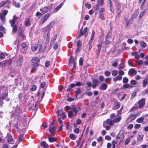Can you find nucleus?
<instances>
[{"instance_id": "7", "label": "nucleus", "mask_w": 148, "mask_h": 148, "mask_svg": "<svg viewBox=\"0 0 148 148\" xmlns=\"http://www.w3.org/2000/svg\"><path fill=\"white\" fill-rule=\"evenodd\" d=\"M112 40V38L111 36V34L109 33L106 36V44H109Z\"/></svg>"}, {"instance_id": "18", "label": "nucleus", "mask_w": 148, "mask_h": 148, "mask_svg": "<svg viewBox=\"0 0 148 148\" xmlns=\"http://www.w3.org/2000/svg\"><path fill=\"white\" fill-rule=\"evenodd\" d=\"M40 61L39 59L36 57H34L32 60V62L34 64H38Z\"/></svg>"}, {"instance_id": "39", "label": "nucleus", "mask_w": 148, "mask_h": 148, "mask_svg": "<svg viewBox=\"0 0 148 148\" xmlns=\"http://www.w3.org/2000/svg\"><path fill=\"white\" fill-rule=\"evenodd\" d=\"M112 65L114 66H116L118 65L117 60L113 61L112 62Z\"/></svg>"}, {"instance_id": "19", "label": "nucleus", "mask_w": 148, "mask_h": 148, "mask_svg": "<svg viewBox=\"0 0 148 148\" xmlns=\"http://www.w3.org/2000/svg\"><path fill=\"white\" fill-rule=\"evenodd\" d=\"M8 3H10V1L9 0H6L1 2L0 3V8L2 7L4 5Z\"/></svg>"}, {"instance_id": "27", "label": "nucleus", "mask_w": 148, "mask_h": 148, "mask_svg": "<svg viewBox=\"0 0 148 148\" xmlns=\"http://www.w3.org/2000/svg\"><path fill=\"white\" fill-rule=\"evenodd\" d=\"M40 11H41L42 13V15L44 14L47 13L48 12V10L47 9V8L45 7H44L42 8H41L40 9Z\"/></svg>"}, {"instance_id": "9", "label": "nucleus", "mask_w": 148, "mask_h": 148, "mask_svg": "<svg viewBox=\"0 0 148 148\" xmlns=\"http://www.w3.org/2000/svg\"><path fill=\"white\" fill-rule=\"evenodd\" d=\"M139 11V9H137L135 11L134 14L131 16V21L133 20L134 18H136L137 16L138 15V14Z\"/></svg>"}, {"instance_id": "41", "label": "nucleus", "mask_w": 148, "mask_h": 148, "mask_svg": "<svg viewBox=\"0 0 148 148\" xmlns=\"http://www.w3.org/2000/svg\"><path fill=\"white\" fill-rule=\"evenodd\" d=\"M118 73V71L117 70H113L112 72V75L113 76H116Z\"/></svg>"}, {"instance_id": "4", "label": "nucleus", "mask_w": 148, "mask_h": 148, "mask_svg": "<svg viewBox=\"0 0 148 148\" xmlns=\"http://www.w3.org/2000/svg\"><path fill=\"white\" fill-rule=\"evenodd\" d=\"M145 100L144 99H142L138 101L135 105L138 108H141L145 105Z\"/></svg>"}, {"instance_id": "30", "label": "nucleus", "mask_w": 148, "mask_h": 148, "mask_svg": "<svg viewBox=\"0 0 148 148\" xmlns=\"http://www.w3.org/2000/svg\"><path fill=\"white\" fill-rule=\"evenodd\" d=\"M138 108L136 106L134 105V106L130 108L129 110V112H132L136 110V109H137Z\"/></svg>"}, {"instance_id": "36", "label": "nucleus", "mask_w": 148, "mask_h": 148, "mask_svg": "<svg viewBox=\"0 0 148 148\" xmlns=\"http://www.w3.org/2000/svg\"><path fill=\"white\" fill-rule=\"evenodd\" d=\"M48 139L49 141L51 142H53L55 141L56 140V138H53L51 137H49Z\"/></svg>"}, {"instance_id": "1", "label": "nucleus", "mask_w": 148, "mask_h": 148, "mask_svg": "<svg viewBox=\"0 0 148 148\" xmlns=\"http://www.w3.org/2000/svg\"><path fill=\"white\" fill-rule=\"evenodd\" d=\"M19 18L18 17H17L16 15H14L13 16L12 19L10 20L9 21L11 26L12 28V34L16 33L18 30L17 26L15 24V23Z\"/></svg>"}, {"instance_id": "10", "label": "nucleus", "mask_w": 148, "mask_h": 148, "mask_svg": "<svg viewBox=\"0 0 148 148\" xmlns=\"http://www.w3.org/2000/svg\"><path fill=\"white\" fill-rule=\"evenodd\" d=\"M137 73L136 71L133 69H130L128 71V74L129 75L132 76L135 75Z\"/></svg>"}, {"instance_id": "43", "label": "nucleus", "mask_w": 148, "mask_h": 148, "mask_svg": "<svg viewBox=\"0 0 148 148\" xmlns=\"http://www.w3.org/2000/svg\"><path fill=\"white\" fill-rule=\"evenodd\" d=\"M55 130L56 128L54 127H50L49 129V130L50 132L52 133V132H53L55 131Z\"/></svg>"}, {"instance_id": "38", "label": "nucleus", "mask_w": 148, "mask_h": 148, "mask_svg": "<svg viewBox=\"0 0 148 148\" xmlns=\"http://www.w3.org/2000/svg\"><path fill=\"white\" fill-rule=\"evenodd\" d=\"M144 120V118L143 117H140L138 119L136 120V122L138 123H141Z\"/></svg>"}, {"instance_id": "47", "label": "nucleus", "mask_w": 148, "mask_h": 148, "mask_svg": "<svg viewBox=\"0 0 148 148\" xmlns=\"http://www.w3.org/2000/svg\"><path fill=\"white\" fill-rule=\"evenodd\" d=\"M137 83L136 81L134 80H132L130 81V84L131 85H135Z\"/></svg>"}, {"instance_id": "23", "label": "nucleus", "mask_w": 148, "mask_h": 148, "mask_svg": "<svg viewBox=\"0 0 148 148\" xmlns=\"http://www.w3.org/2000/svg\"><path fill=\"white\" fill-rule=\"evenodd\" d=\"M122 79V77L121 75H118L117 77L113 78V80L114 82H116L117 80L120 81Z\"/></svg>"}, {"instance_id": "64", "label": "nucleus", "mask_w": 148, "mask_h": 148, "mask_svg": "<svg viewBox=\"0 0 148 148\" xmlns=\"http://www.w3.org/2000/svg\"><path fill=\"white\" fill-rule=\"evenodd\" d=\"M100 3H97L96 7L95 8L96 10H97L99 9V8Z\"/></svg>"}, {"instance_id": "55", "label": "nucleus", "mask_w": 148, "mask_h": 148, "mask_svg": "<svg viewBox=\"0 0 148 148\" xmlns=\"http://www.w3.org/2000/svg\"><path fill=\"white\" fill-rule=\"evenodd\" d=\"M37 86L35 85H33L32 88L30 89V90L31 91H35L36 89Z\"/></svg>"}, {"instance_id": "50", "label": "nucleus", "mask_w": 148, "mask_h": 148, "mask_svg": "<svg viewBox=\"0 0 148 148\" xmlns=\"http://www.w3.org/2000/svg\"><path fill=\"white\" fill-rule=\"evenodd\" d=\"M32 50L33 51H35L37 49L38 47L36 46H33L31 47Z\"/></svg>"}, {"instance_id": "21", "label": "nucleus", "mask_w": 148, "mask_h": 148, "mask_svg": "<svg viewBox=\"0 0 148 148\" xmlns=\"http://www.w3.org/2000/svg\"><path fill=\"white\" fill-rule=\"evenodd\" d=\"M131 55L134 56L135 57L136 59H138L140 58V56L138 54L137 52H132L131 53Z\"/></svg>"}, {"instance_id": "33", "label": "nucleus", "mask_w": 148, "mask_h": 148, "mask_svg": "<svg viewBox=\"0 0 148 148\" xmlns=\"http://www.w3.org/2000/svg\"><path fill=\"white\" fill-rule=\"evenodd\" d=\"M82 92L81 89L80 88H78V89L75 92V95L76 97H77V95L81 93Z\"/></svg>"}, {"instance_id": "28", "label": "nucleus", "mask_w": 148, "mask_h": 148, "mask_svg": "<svg viewBox=\"0 0 148 148\" xmlns=\"http://www.w3.org/2000/svg\"><path fill=\"white\" fill-rule=\"evenodd\" d=\"M8 142L10 144H13V143L14 142V139L11 136H10L8 137Z\"/></svg>"}, {"instance_id": "40", "label": "nucleus", "mask_w": 148, "mask_h": 148, "mask_svg": "<svg viewBox=\"0 0 148 148\" xmlns=\"http://www.w3.org/2000/svg\"><path fill=\"white\" fill-rule=\"evenodd\" d=\"M123 87L125 88H132L133 87L132 85H130L128 84H125Z\"/></svg>"}, {"instance_id": "6", "label": "nucleus", "mask_w": 148, "mask_h": 148, "mask_svg": "<svg viewBox=\"0 0 148 148\" xmlns=\"http://www.w3.org/2000/svg\"><path fill=\"white\" fill-rule=\"evenodd\" d=\"M51 15V14L49 13H47L44 15L42 18L41 19L40 24H43L47 20L49 17Z\"/></svg>"}, {"instance_id": "25", "label": "nucleus", "mask_w": 148, "mask_h": 148, "mask_svg": "<svg viewBox=\"0 0 148 148\" xmlns=\"http://www.w3.org/2000/svg\"><path fill=\"white\" fill-rule=\"evenodd\" d=\"M106 123L109 125L112 126L113 125L114 122L111 119H108L106 121Z\"/></svg>"}, {"instance_id": "3", "label": "nucleus", "mask_w": 148, "mask_h": 148, "mask_svg": "<svg viewBox=\"0 0 148 148\" xmlns=\"http://www.w3.org/2000/svg\"><path fill=\"white\" fill-rule=\"evenodd\" d=\"M53 23L52 22H51L47 26L42 29V31L44 34L49 33L51 28L53 27V25H51Z\"/></svg>"}, {"instance_id": "2", "label": "nucleus", "mask_w": 148, "mask_h": 148, "mask_svg": "<svg viewBox=\"0 0 148 148\" xmlns=\"http://www.w3.org/2000/svg\"><path fill=\"white\" fill-rule=\"evenodd\" d=\"M141 111H138L134 113L130 114L127 118V120L130 122H132L138 115H140L141 113Z\"/></svg>"}, {"instance_id": "13", "label": "nucleus", "mask_w": 148, "mask_h": 148, "mask_svg": "<svg viewBox=\"0 0 148 148\" xmlns=\"http://www.w3.org/2000/svg\"><path fill=\"white\" fill-rule=\"evenodd\" d=\"M82 45V42L80 40H79L77 43V48L76 49V52H78L79 51V49Z\"/></svg>"}, {"instance_id": "35", "label": "nucleus", "mask_w": 148, "mask_h": 148, "mask_svg": "<svg viewBox=\"0 0 148 148\" xmlns=\"http://www.w3.org/2000/svg\"><path fill=\"white\" fill-rule=\"evenodd\" d=\"M88 30V28L87 27H86L84 29V31L82 32V30H80V32L82 34V35H84L86 32H87Z\"/></svg>"}, {"instance_id": "16", "label": "nucleus", "mask_w": 148, "mask_h": 148, "mask_svg": "<svg viewBox=\"0 0 148 148\" xmlns=\"http://www.w3.org/2000/svg\"><path fill=\"white\" fill-rule=\"evenodd\" d=\"M38 65V64H34L32 66V68L31 70V72L33 73L35 72L36 71V69Z\"/></svg>"}, {"instance_id": "63", "label": "nucleus", "mask_w": 148, "mask_h": 148, "mask_svg": "<svg viewBox=\"0 0 148 148\" xmlns=\"http://www.w3.org/2000/svg\"><path fill=\"white\" fill-rule=\"evenodd\" d=\"M13 4H14L15 6L16 7L19 8L20 6V4L19 3H14Z\"/></svg>"}, {"instance_id": "26", "label": "nucleus", "mask_w": 148, "mask_h": 148, "mask_svg": "<svg viewBox=\"0 0 148 148\" xmlns=\"http://www.w3.org/2000/svg\"><path fill=\"white\" fill-rule=\"evenodd\" d=\"M63 3H62L60 4L59 6H58L56 8L54 9L53 12L54 13L57 12L62 6L63 5Z\"/></svg>"}, {"instance_id": "45", "label": "nucleus", "mask_w": 148, "mask_h": 148, "mask_svg": "<svg viewBox=\"0 0 148 148\" xmlns=\"http://www.w3.org/2000/svg\"><path fill=\"white\" fill-rule=\"evenodd\" d=\"M83 59L82 57H81L79 59V64L81 65L82 66L83 65Z\"/></svg>"}, {"instance_id": "56", "label": "nucleus", "mask_w": 148, "mask_h": 148, "mask_svg": "<svg viewBox=\"0 0 148 148\" xmlns=\"http://www.w3.org/2000/svg\"><path fill=\"white\" fill-rule=\"evenodd\" d=\"M60 116L61 119L64 118L66 116L64 112L60 114Z\"/></svg>"}, {"instance_id": "48", "label": "nucleus", "mask_w": 148, "mask_h": 148, "mask_svg": "<svg viewBox=\"0 0 148 148\" xmlns=\"http://www.w3.org/2000/svg\"><path fill=\"white\" fill-rule=\"evenodd\" d=\"M99 17L102 20H103L105 18L103 15V13H99Z\"/></svg>"}, {"instance_id": "53", "label": "nucleus", "mask_w": 148, "mask_h": 148, "mask_svg": "<svg viewBox=\"0 0 148 148\" xmlns=\"http://www.w3.org/2000/svg\"><path fill=\"white\" fill-rule=\"evenodd\" d=\"M117 116H120L122 113V110L120 109L119 110L117 111Z\"/></svg>"}, {"instance_id": "24", "label": "nucleus", "mask_w": 148, "mask_h": 148, "mask_svg": "<svg viewBox=\"0 0 148 148\" xmlns=\"http://www.w3.org/2000/svg\"><path fill=\"white\" fill-rule=\"evenodd\" d=\"M43 147V148H48V145L46 143L45 141L42 142L40 144Z\"/></svg>"}, {"instance_id": "32", "label": "nucleus", "mask_w": 148, "mask_h": 148, "mask_svg": "<svg viewBox=\"0 0 148 148\" xmlns=\"http://www.w3.org/2000/svg\"><path fill=\"white\" fill-rule=\"evenodd\" d=\"M140 46L143 48L147 46L146 44L144 41H140Z\"/></svg>"}, {"instance_id": "29", "label": "nucleus", "mask_w": 148, "mask_h": 148, "mask_svg": "<svg viewBox=\"0 0 148 148\" xmlns=\"http://www.w3.org/2000/svg\"><path fill=\"white\" fill-rule=\"evenodd\" d=\"M131 18H130V20H129L128 19H126L125 20V23L126 26H129L132 23V21L133 20H132V21H131Z\"/></svg>"}, {"instance_id": "62", "label": "nucleus", "mask_w": 148, "mask_h": 148, "mask_svg": "<svg viewBox=\"0 0 148 148\" xmlns=\"http://www.w3.org/2000/svg\"><path fill=\"white\" fill-rule=\"evenodd\" d=\"M116 10H120L121 8V5L120 4H118L116 6Z\"/></svg>"}, {"instance_id": "60", "label": "nucleus", "mask_w": 148, "mask_h": 148, "mask_svg": "<svg viewBox=\"0 0 148 148\" xmlns=\"http://www.w3.org/2000/svg\"><path fill=\"white\" fill-rule=\"evenodd\" d=\"M146 12L145 11H144L143 12H141L140 15H139V18L140 19V18L142 17L144 15V14H145V13Z\"/></svg>"}, {"instance_id": "54", "label": "nucleus", "mask_w": 148, "mask_h": 148, "mask_svg": "<svg viewBox=\"0 0 148 148\" xmlns=\"http://www.w3.org/2000/svg\"><path fill=\"white\" fill-rule=\"evenodd\" d=\"M118 73H119V75H121V76L122 75H123L124 74V72L122 70H119Z\"/></svg>"}, {"instance_id": "59", "label": "nucleus", "mask_w": 148, "mask_h": 148, "mask_svg": "<svg viewBox=\"0 0 148 148\" xmlns=\"http://www.w3.org/2000/svg\"><path fill=\"white\" fill-rule=\"evenodd\" d=\"M105 74L106 76H108L110 75V73L108 71H106L105 72Z\"/></svg>"}, {"instance_id": "51", "label": "nucleus", "mask_w": 148, "mask_h": 148, "mask_svg": "<svg viewBox=\"0 0 148 148\" xmlns=\"http://www.w3.org/2000/svg\"><path fill=\"white\" fill-rule=\"evenodd\" d=\"M124 67V64L123 63L120 64L119 66L118 69H123Z\"/></svg>"}, {"instance_id": "11", "label": "nucleus", "mask_w": 148, "mask_h": 148, "mask_svg": "<svg viewBox=\"0 0 148 148\" xmlns=\"http://www.w3.org/2000/svg\"><path fill=\"white\" fill-rule=\"evenodd\" d=\"M92 87L93 88H95L98 85L99 82L97 79H95L92 80Z\"/></svg>"}, {"instance_id": "42", "label": "nucleus", "mask_w": 148, "mask_h": 148, "mask_svg": "<svg viewBox=\"0 0 148 148\" xmlns=\"http://www.w3.org/2000/svg\"><path fill=\"white\" fill-rule=\"evenodd\" d=\"M70 138L72 140H75V136L74 134H70L69 136Z\"/></svg>"}, {"instance_id": "20", "label": "nucleus", "mask_w": 148, "mask_h": 148, "mask_svg": "<svg viewBox=\"0 0 148 148\" xmlns=\"http://www.w3.org/2000/svg\"><path fill=\"white\" fill-rule=\"evenodd\" d=\"M30 18H28L26 19L24 22L25 25L27 26H29L31 25V23L30 22Z\"/></svg>"}, {"instance_id": "37", "label": "nucleus", "mask_w": 148, "mask_h": 148, "mask_svg": "<svg viewBox=\"0 0 148 148\" xmlns=\"http://www.w3.org/2000/svg\"><path fill=\"white\" fill-rule=\"evenodd\" d=\"M95 33L94 32L93 30H92V32L91 35L90 39L89 40V42H92V40L94 39V36Z\"/></svg>"}, {"instance_id": "49", "label": "nucleus", "mask_w": 148, "mask_h": 148, "mask_svg": "<svg viewBox=\"0 0 148 148\" xmlns=\"http://www.w3.org/2000/svg\"><path fill=\"white\" fill-rule=\"evenodd\" d=\"M8 12V11L6 10H4L2 11L1 14L3 15V16H5L7 14Z\"/></svg>"}, {"instance_id": "61", "label": "nucleus", "mask_w": 148, "mask_h": 148, "mask_svg": "<svg viewBox=\"0 0 148 148\" xmlns=\"http://www.w3.org/2000/svg\"><path fill=\"white\" fill-rule=\"evenodd\" d=\"M135 78L136 80H138L140 79L141 77L139 75H137L135 76Z\"/></svg>"}, {"instance_id": "52", "label": "nucleus", "mask_w": 148, "mask_h": 148, "mask_svg": "<svg viewBox=\"0 0 148 148\" xmlns=\"http://www.w3.org/2000/svg\"><path fill=\"white\" fill-rule=\"evenodd\" d=\"M128 81V79L126 77H124L123 78V82L124 83H127Z\"/></svg>"}, {"instance_id": "14", "label": "nucleus", "mask_w": 148, "mask_h": 148, "mask_svg": "<svg viewBox=\"0 0 148 148\" xmlns=\"http://www.w3.org/2000/svg\"><path fill=\"white\" fill-rule=\"evenodd\" d=\"M22 49H21V51H25L28 48V46H27V44L25 42H23L21 44V45Z\"/></svg>"}, {"instance_id": "12", "label": "nucleus", "mask_w": 148, "mask_h": 148, "mask_svg": "<svg viewBox=\"0 0 148 148\" xmlns=\"http://www.w3.org/2000/svg\"><path fill=\"white\" fill-rule=\"evenodd\" d=\"M114 101L115 106L113 107V110H115L119 108L120 104V103L118 102L117 100H115Z\"/></svg>"}, {"instance_id": "34", "label": "nucleus", "mask_w": 148, "mask_h": 148, "mask_svg": "<svg viewBox=\"0 0 148 148\" xmlns=\"http://www.w3.org/2000/svg\"><path fill=\"white\" fill-rule=\"evenodd\" d=\"M143 136L142 134L138 135L137 139V141L139 142H141L143 139Z\"/></svg>"}, {"instance_id": "8", "label": "nucleus", "mask_w": 148, "mask_h": 148, "mask_svg": "<svg viewBox=\"0 0 148 148\" xmlns=\"http://www.w3.org/2000/svg\"><path fill=\"white\" fill-rule=\"evenodd\" d=\"M108 87V85L104 83H101L99 87V89L101 90H105Z\"/></svg>"}, {"instance_id": "57", "label": "nucleus", "mask_w": 148, "mask_h": 148, "mask_svg": "<svg viewBox=\"0 0 148 148\" xmlns=\"http://www.w3.org/2000/svg\"><path fill=\"white\" fill-rule=\"evenodd\" d=\"M5 57V54L3 53H1L0 54V59H2L4 58Z\"/></svg>"}, {"instance_id": "58", "label": "nucleus", "mask_w": 148, "mask_h": 148, "mask_svg": "<svg viewBox=\"0 0 148 148\" xmlns=\"http://www.w3.org/2000/svg\"><path fill=\"white\" fill-rule=\"evenodd\" d=\"M46 85V83L45 82H42L41 84V87L42 88H43Z\"/></svg>"}, {"instance_id": "44", "label": "nucleus", "mask_w": 148, "mask_h": 148, "mask_svg": "<svg viewBox=\"0 0 148 148\" xmlns=\"http://www.w3.org/2000/svg\"><path fill=\"white\" fill-rule=\"evenodd\" d=\"M119 117L118 118H116L114 120V122L115 123H117L119 122L120 120L121 119V117Z\"/></svg>"}, {"instance_id": "15", "label": "nucleus", "mask_w": 148, "mask_h": 148, "mask_svg": "<svg viewBox=\"0 0 148 148\" xmlns=\"http://www.w3.org/2000/svg\"><path fill=\"white\" fill-rule=\"evenodd\" d=\"M23 61V57L21 56L19 57L18 60L17 61V63L19 66H21L22 65V63Z\"/></svg>"}, {"instance_id": "5", "label": "nucleus", "mask_w": 148, "mask_h": 148, "mask_svg": "<svg viewBox=\"0 0 148 148\" xmlns=\"http://www.w3.org/2000/svg\"><path fill=\"white\" fill-rule=\"evenodd\" d=\"M73 112H75V115H76L78 112V110L75 107H74L71 108V110L69 112L68 114V116L70 118H72L73 115Z\"/></svg>"}, {"instance_id": "22", "label": "nucleus", "mask_w": 148, "mask_h": 148, "mask_svg": "<svg viewBox=\"0 0 148 148\" xmlns=\"http://www.w3.org/2000/svg\"><path fill=\"white\" fill-rule=\"evenodd\" d=\"M44 38L47 41H49L50 39V35L49 33L44 34Z\"/></svg>"}, {"instance_id": "17", "label": "nucleus", "mask_w": 148, "mask_h": 148, "mask_svg": "<svg viewBox=\"0 0 148 148\" xmlns=\"http://www.w3.org/2000/svg\"><path fill=\"white\" fill-rule=\"evenodd\" d=\"M82 83L80 82H77L75 84H72L70 85V86L71 88H74L75 86H80L82 85Z\"/></svg>"}, {"instance_id": "46", "label": "nucleus", "mask_w": 148, "mask_h": 148, "mask_svg": "<svg viewBox=\"0 0 148 148\" xmlns=\"http://www.w3.org/2000/svg\"><path fill=\"white\" fill-rule=\"evenodd\" d=\"M57 37V34H56L53 37L52 39V40L51 41V42L52 43H54L55 41L56 40Z\"/></svg>"}, {"instance_id": "31", "label": "nucleus", "mask_w": 148, "mask_h": 148, "mask_svg": "<svg viewBox=\"0 0 148 148\" xmlns=\"http://www.w3.org/2000/svg\"><path fill=\"white\" fill-rule=\"evenodd\" d=\"M148 83V79L146 78L143 80V86L144 87H145L147 83Z\"/></svg>"}]
</instances>
